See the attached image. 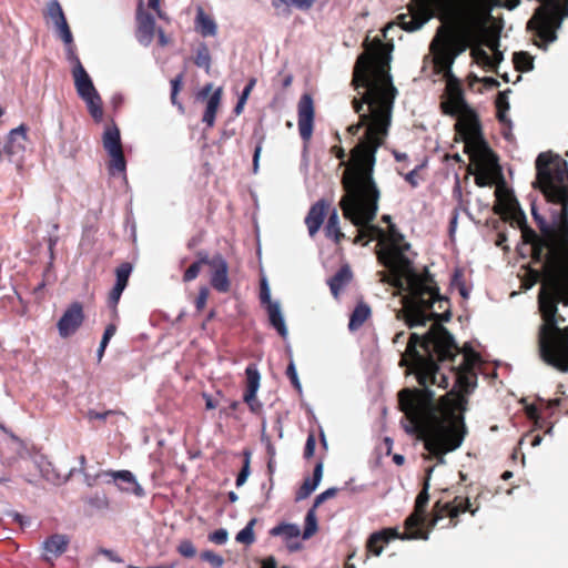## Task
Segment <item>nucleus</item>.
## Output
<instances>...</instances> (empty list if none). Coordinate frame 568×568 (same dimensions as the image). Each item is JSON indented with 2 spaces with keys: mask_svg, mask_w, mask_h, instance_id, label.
Instances as JSON below:
<instances>
[{
  "mask_svg": "<svg viewBox=\"0 0 568 568\" xmlns=\"http://www.w3.org/2000/svg\"><path fill=\"white\" fill-rule=\"evenodd\" d=\"M535 189H539L548 203L557 206L547 222L531 205V215L540 230L538 235L527 225L524 211L509 190L499 165V220L521 230L532 245V265L526 270L524 286L531 287L542 278L538 307L542 324L538 329L540 358L559 372L568 373V325L559 314L558 304L568 306V166L551 152H541L535 162Z\"/></svg>",
  "mask_w": 568,
  "mask_h": 568,
  "instance_id": "1",
  "label": "nucleus"
},
{
  "mask_svg": "<svg viewBox=\"0 0 568 568\" xmlns=\"http://www.w3.org/2000/svg\"><path fill=\"white\" fill-rule=\"evenodd\" d=\"M406 353L414 361L422 389L400 390L399 407L414 430L425 432L426 450L444 464V455L457 449L467 434L466 395L476 387L479 356L460 352L453 335L439 325L423 334L412 333Z\"/></svg>",
  "mask_w": 568,
  "mask_h": 568,
  "instance_id": "2",
  "label": "nucleus"
},
{
  "mask_svg": "<svg viewBox=\"0 0 568 568\" xmlns=\"http://www.w3.org/2000/svg\"><path fill=\"white\" fill-rule=\"evenodd\" d=\"M378 41L373 57L362 53L355 63L353 84L363 88L361 100H354L359 121L348 126L352 135L365 126V134L352 150L353 170L343 176L345 195L339 202L343 216L357 227L355 243H366L384 236V231L372 224L378 210L379 190L373 179L375 153L388 135L397 89L389 74L390 51Z\"/></svg>",
  "mask_w": 568,
  "mask_h": 568,
  "instance_id": "3",
  "label": "nucleus"
},
{
  "mask_svg": "<svg viewBox=\"0 0 568 568\" xmlns=\"http://www.w3.org/2000/svg\"><path fill=\"white\" fill-rule=\"evenodd\" d=\"M497 0H412L409 12L398 16L402 29L416 31L428 22L435 12L442 18L462 23L473 42L457 34L452 28L440 26L430 43V50L444 64L450 65L468 47L474 60L491 70L497 65V21L491 12Z\"/></svg>",
  "mask_w": 568,
  "mask_h": 568,
  "instance_id": "4",
  "label": "nucleus"
},
{
  "mask_svg": "<svg viewBox=\"0 0 568 568\" xmlns=\"http://www.w3.org/2000/svg\"><path fill=\"white\" fill-rule=\"evenodd\" d=\"M444 113L457 116V133L465 141L474 168L473 174L478 186H495L491 207L497 214V155L480 139L476 114L466 103L459 88H449L447 99L442 102Z\"/></svg>",
  "mask_w": 568,
  "mask_h": 568,
  "instance_id": "5",
  "label": "nucleus"
},
{
  "mask_svg": "<svg viewBox=\"0 0 568 568\" xmlns=\"http://www.w3.org/2000/svg\"><path fill=\"white\" fill-rule=\"evenodd\" d=\"M407 291L404 297V316L409 328L425 326L428 322L433 324L427 331H430L439 322L450 320V305L446 296L439 294L433 276L425 270V274L418 272L404 281V287Z\"/></svg>",
  "mask_w": 568,
  "mask_h": 568,
  "instance_id": "6",
  "label": "nucleus"
},
{
  "mask_svg": "<svg viewBox=\"0 0 568 568\" xmlns=\"http://www.w3.org/2000/svg\"><path fill=\"white\" fill-rule=\"evenodd\" d=\"M410 244L394 224L389 225L388 244L378 254V260L389 270L393 285L404 287V281L417 273L408 255Z\"/></svg>",
  "mask_w": 568,
  "mask_h": 568,
  "instance_id": "7",
  "label": "nucleus"
},
{
  "mask_svg": "<svg viewBox=\"0 0 568 568\" xmlns=\"http://www.w3.org/2000/svg\"><path fill=\"white\" fill-rule=\"evenodd\" d=\"M523 402L528 419L534 422V428L525 435L524 440L536 447L541 443L544 435H552L554 422L547 420V418L551 417L554 410L559 406L560 399L546 400L537 397L530 404L526 400Z\"/></svg>",
  "mask_w": 568,
  "mask_h": 568,
  "instance_id": "8",
  "label": "nucleus"
},
{
  "mask_svg": "<svg viewBox=\"0 0 568 568\" xmlns=\"http://www.w3.org/2000/svg\"><path fill=\"white\" fill-rule=\"evenodd\" d=\"M71 73L79 98L85 103L92 119L95 122H101L103 118L102 99L91 77L88 74L84 67L71 70Z\"/></svg>",
  "mask_w": 568,
  "mask_h": 568,
  "instance_id": "9",
  "label": "nucleus"
},
{
  "mask_svg": "<svg viewBox=\"0 0 568 568\" xmlns=\"http://www.w3.org/2000/svg\"><path fill=\"white\" fill-rule=\"evenodd\" d=\"M103 148L111 158L109 163V172H125L126 162L124 159L120 131L116 125L108 126L102 135Z\"/></svg>",
  "mask_w": 568,
  "mask_h": 568,
  "instance_id": "10",
  "label": "nucleus"
},
{
  "mask_svg": "<svg viewBox=\"0 0 568 568\" xmlns=\"http://www.w3.org/2000/svg\"><path fill=\"white\" fill-rule=\"evenodd\" d=\"M27 131L28 128L21 124L8 133L7 142L0 149V160L6 159L18 168L21 166L27 149Z\"/></svg>",
  "mask_w": 568,
  "mask_h": 568,
  "instance_id": "11",
  "label": "nucleus"
},
{
  "mask_svg": "<svg viewBox=\"0 0 568 568\" xmlns=\"http://www.w3.org/2000/svg\"><path fill=\"white\" fill-rule=\"evenodd\" d=\"M84 313L80 302L71 303L57 323L60 337L67 338L73 335L83 324Z\"/></svg>",
  "mask_w": 568,
  "mask_h": 568,
  "instance_id": "12",
  "label": "nucleus"
},
{
  "mask_svg": "<svg viewBox=\"0 0 568 568\" xmlns=\"http://www.w3.org/2000/svg\"><path fill=\"white\" fill-rule=\"evenodd\" d=\"M298 113V131L301 139L308 142L312 138L314 126V102L311 94L305 93L301 97L297 103Z\"/></svg>",
  "mask_w": 568,
  "mask_h": 568,
  "instance_id": "13",
  "label": "nucleus"
},
{
  "mask_svg": "<svg viewBox=\"0 0 568 568\" xmlns=\"http://www.w3.org/2000/svg\"><path fill=\"white\" fill-rule=\"evenodd\" d=\"M211 285L220 293H226L231 283L229 280V264L221 254L212 256Z\"/></svg>",
  "mask_w": 568,
  "mask_h": 568,
  "instance_id": "14",
  "label": "nucleus"
},
{
  "mask_svg": "<svg viewBox=\"0 0 568 568\" xmlns=\"http://www.w3.org/2000/svg\"><path fill=\"white\" fill-rule=\"evenodd\" d=\"M136 33L135 37L140 44L149 47L154 38L155 19L154 17L143 10L142 1L139 4L136 12Z\"/></svg>",
  "mask_w": 568,
  "mask_h": 568,
  "instance_id": "15",
  "label": "nucleus"
},
{
  "mask_svg": "<svg viewBox=\"0 0 568 568\" xmlns=\"http://www.w3.org/2000/svg\"><path fill=\"white\" fill-rule=\"evenodd\" d=\"M336 494L337 488L331 487L316 496L313 506L307 510L305 516V526L302 535L303 539L311 538L318 529L316 508L328 498H333Z\"/></svg>",
  "mask_w": 568,
  "mask_h": 568,
  "instance_id": "16",
  "label": "nucleus"
},
{
  "mask_svg": "<svg viewBox=\"0 0 568 568\" xmlns=\"http://www.w3.org/2000/svg\"><path fill=\"white\" fill-rule=\"evenodd\" d=\"M97 477L109 478L113 481H121L128 484V486L118 485L121 490L126 493H132L138 497H142L144 495V489L136 481L135 476L130 470H104L97 474Z\"/></svg>",
  "mask_w": 568,
  "mask_h": 568,
  "instance_id": "17",
  "label": "nucleus"
},
{
  "mask_svg": "<svg viewBox=\"0 0 568 568\" xmlns=\"http://www.w3.org/2000/svg\"><path fill=\"white\" fill-rule=\"evenodd\" d=\"M47 17L53 22L61 40L63 42H69L71 40V30L64 17L62 7L58 0L48 1Z\"/></svg>",
  "mask_w": 568,
  "mask_h": 568,
  "instance_id": "18",
  "label": "nucleus"
},
{
  "mask_svg": "<svg viewBox=\"0 0 568 568\" xmlns=\"http://www.w3.org/2000/svg\"><path fill=\"white\" fill-rule=\"evenodd\" d=\"M301 534L298 525L288 523H281L270 530L271 536L283 538L291 552H295L301 549L302 544L298 541Z\"/></svg>",
  "mask_w": 568,
  "mask_h": 568,
  "instance_id": "19",
  "label": "nucleus"
},
{
  "mask_svg": "<svg viewBox=\"0 0 568 568\" xmlns=\"http://www.w3.org/2000/svg\"><path fill=\"white\" fill-rule=\"evenodd\" d=\"M247 378V388L244 394V402L250 406L253 413H256L261 408V403L256 399V393L260 388L261 374L257 367L253 364L248 365L245 369Z\"/></svg>",
  "mask_w": 568,
  "mask_h": 568,
  "instance_id": "20",
  "label": "nucleus"
},
{
  "mask_svg": "<svg viewBox=\"0 0 568 568\" xmlns=\"http://www.w3.org/2000/svg\"><path fill=\"white\" fill-rule=\"evenodd\" d=\"M70 544V538L63 534H53L42 542V558L51 561L64 554Z\"/></svg>",
  "mask_w": 568,
  "mask_h": 568,
  "instance_id": "21",
  "label": "nucleus"
},
{
  "mask_svg": "<svg viewBox=\"0 0 568 568\" xmlns=\"http://www.w3.org/2000/svg\"><path fill=\"white\" fill-rule=\"evenodd\" d=\"M424 520H425L424 513L417 511L415 509V511L410 516H408L405 520L406 529L412 530V531H407L404 535L398 534L397 538H400L403 540H406V539L407 540H410V539L427 540L429 538V534L418 529V527L424 523Z\"/></svg>",
  "mask_w": 568,
  "mask_h": 568,
  "instance_id": "22",
  "label": "nucleus"
},
{
  "mask_svg": "<svg viewBox=\"0 0 568 568\" xmlns=\"http://www.w3.org/2000/svg\"><path fill=\"white\" fill-rule=\"evenodd\" d=\"M327 203L325 200H320L313 204L305 217V224L308 234L313 237L321 229L326 214Z\"/></svg>",
  "mask_w": 568,
  "mask_h": 568,
  "instance_id": "23",
  "label": "nucleus"
},
{
  "mask_svg": "<svg viewBox=\"0 0 568 568\" xmlns=\"http://www.w3.org/2000/svg\"><path fill=\"white\" fill-rule=\"evenodd\" d=\"M398 537L396 529H383L373 532L366 544L367 550L375 556H379L383 551V545Z\"/></svg>",
  "mask_w": 568,
  "mask_h": 568,
  "instance_id": "24",
  "label": "nucleus"
},
{
  "mask_svg": "<svg viewBox=\"0 0 568 568\" xmlns=\"http://www.w3.org/2000/svg\"><path fill=\"white\" fill-rule=\"evenodd\" d=\"M265 308L268 316L270 325L274 329H276L281 337L286 338L288 335V329L285 323V318L280 302L275 301L274 303H270V305H267Z\"/></svg>",
  "mask_w": 568,
  "mask_h": 568,
  "instance_id": "25",
  "label": "nucleus"
},
{
  "mask_svg": "<svg viewBox=\"0 0 568 568\" xmlns=\"http://www.w3.org/2000/svg\"><path fill=\"white\" fill-rule=\"evenodd\" d=\"M353 273L349 265H343L334 276L327 280L331 293L335 298L338 297L339 293L351 283Z\"/></svg>",
  "mask_w": 568,
  "mask_h": 568,
  "instance_id": "26",
  "label": "nucleus"
},
{
  "mask_svg": "<svg viewBox=\"0 0 568 568\" xmlns=\"http://www.w3.org/2000/svg\"><path fill=\"white\" fill-rule=\"evenodd\" d=\"M195 29L202 37H214L217 33L215 20L206 14L202 7L196 9Z\"/></svg>",
  "mask_w": 568,
  "mask_h": 568,
  "instance_id": "27",
  "label": "nucleus"
},
{
  "mask_svg": "<svg viewBox=\"0 0 568 568\" xmlns=\"http://www.w3.org/2000/svg\"><path fill=\"white\" fill-rule=\"evenodd\" d=\"M323 476V464L318 463L316 464L314 470H313V477L306 478L301 486V488L296 493V500H303L307 498L320 485Z\"/></svg>",
  "mask_w": 568,
  "mask_h": 568,
  "instance_id": "28",
  "label": "nucleus"
},
{
  "mask_svg": "<svg viewBox=\"0 0 568 568\" xmlns=\"http://www.w3.org/2000/svg\"><path fill=\"white\" fill-rule=\"evenodd\" d=\"M222 98V88H217L209 98L206 108L202 118L203 123L212 128L215 122L216 112Z\"/></svg>",
  "mask_w": 568,
  "mask_h": 568,
  "instance_id": "29",
  "label": "nucleus"
},
{
  "mask_svg": "<svg viewBox=\"0 0 568 568\" xmlns=\"http://www.w3.org/2000/svg\"><path fill=\"white\" fill-rule=\"evenodd\" d=\"M32 462L45 480L57 483L60 479L52 466V463L45 456L37 455L32 458Z\"/></svg>",
  "mask_w": 568,
  "mask_h": 568,
  "instance_id": "30",
  "label": "nucleus"
},
{
  "mask_svg": "<svg viewBox=\"0 0 568 568\" xmlns=\"http://www.w3.org/2000/svg\"><path fill=\"white\" fill-rule=\"evenodd\" d=\"M371 316V307L366 303H358L351 314L348 329L357 331Z\"/></svg>",
  "mask_w": 568,
  "mask_h": 568,
  "instance_id": "31",
  "label": "nucleus"
},
{
  "mask_svg": "<svg viewBox=\"0 0 568 568\" xmlns=\"http://www.w3.org/2000/svg\"><path fill=\"white\" fill-rule=\"evenodd\" d=\"M324 231L326 237L334 240L336 243H338L344 236L339 230V220L336 210H334L328 216Z\"/></svg>",
  "mask_w": 568,
  "mask_h": 568,
  "instance_id": "32",
  "label": "nucleus"
},
{
  "mask_svg": "<svg viewBox=\"0 0 568 568\" xmlns=\"http://www.w3.org/2000/svg\"><path fill=\"white\" fill-rule=\"evenodd\" d=\"M513 63L517 72H527L534 68V58L526 51L515 52Z\"/></svg>",
  "mask_w": 568,
  "mask_h": 568,
  "instance_id": "33",
  "label": "nucleus"
},
{
  "mask_svg": "<svg viewBox=\"0 0 568 568\" xmlns=\"http://www.w3.org/2000/svg\"><path fill=\"white\" fill-rule=\"evenodd\" d=\"M211 62L212 58L206 43H200L197 45L196 54L194 58L195 65L199 68H203L206 71V73H209L211 70Z\"/></svg>",
  "mask_w": 568,
  "mask_h": 568,
  "instance_id": "34",
  "label": "nucleus"
},
{
  "mask_svg": "<svg viewBox=\"0 0 568 568\" xmlns=\"http://www.w3.org/2000/svg\"><path fill=\"white\" fill-rule=\"evenodd\" d=\"M257 519L256 518H252L243 529H241L236 536H235V540L240 544H244V545H252L254 544L255 541V535H254V526L256 524Z\"/></svg>",
  "mask_w": 568,
  "mask_h": 568,
  "instance_id": "35",
  "label": "nucleus"
},
{
  "mask_svg": "<svg viewBox=\"0 0 568 568\" xmlns=\"http://www.w3.org/2000/svg\"><path fill=\"white\" fill-rule=\"evenodd\" d=\"M132 265L129 262L122 263L120 266L115 270V286L124 288L128 285L129 277L132 273Z\"/></svg>",
  "mask_w": 568,
  "mask_h": 568,
  "instance_id": "36",
  "label": "nucleus"
},
{
  "mask_svg": "<svg viewBox=\"0 0 568 568\" xmlns=\"http://www.w3.org/2000/svg\"><path fill=\"white\" fill-rule=\"evenodd\" d=\"M315 0H273L272 6L278 9L282 4L287 7H295L300 10H308L314 4Z\"/></svg>",
  "mask_w": 568,
  "mask_h": 568,
  "instance_id": "37",
  "label": "nucleus"
},
{
  "mask_svg": "<svg viewBox=\"0 0 568 568\" xmlns=\"http://www.w3.org/2000/svg\"><path fill=\"white\" fill-rule=\"evenodd\" d=\"M254 136L257 138V141H256V145H255L254 153H253V173H257L258 164H260V156H261V152L263 149V143L265 141V134L262 131V129L261 130L256 129L254 131Z\"/></svg>",
  "mask_w": 568,
  "mask_h": 568,
  "instance_id": "38",
  "label": "nucleus"
},
{
  "mask_svg": "<svg viewBox=\"0 0 568 568\" xmlns=\"http://www.w3.org/2000/svg\"><path fill=\"white\" fill-rule=\"evenodd\" d=\"M243 455H244L243 467L236 477V481H235L236 487L243 486L246 483V480L250 476V473H251V470H250L251 452L244 450Z\"/></svg>",
  "mask_w": 568,
  "mask_h": 568,
  "instance_id": "39",
  "label": "nucleus"
},
{
  "mask_svg": "<svg viewBox=\"0 0 568 568\" xmlns=\"http://www.w3.org/2000/svg\"><path fill=\"white\" fill-rule=\"evenodd\" d=\"M65 44V57L67 60L72 64L71 70H77L80 67H83L78 54L75 53L73 37L71 36V40L69 42H63Z\"/></svg>",
  "mask_w": 568,
  "mask_h": 568,
  "instance_id": "40",
  "label": "nucleus"
},
{
  "mask_svg": "<svg viewBox=\"0 0 568 568\" xmlns=\"http://www.w3.org/2000/svg\"><path fill=\"white\" fill-rule=\"evenodd\" d=\"M115 331H116V327L113 324H110L106 326V328L103 333L102 339L100 342L99 348L97 351L98 361H101V358L104 354L105 347L108 346L110 338L115 334Z\"/></svg>",
  "mask_w": 568,
  "mask_h": 568,
  "instance_id": "41",
  "label": "nucleus"
},
{
  "mask_svg": "<svg viewBox=\"0 0 568 568\" xmlns=\"http://www.w3.org/2000/svg\"><path fill=\"white\" fill-rule=\"evenodd\" d=\"M428 489H429L428 479H425L423 489L417 495L416 501H415V509L417 511H420V513L425 514V507H426V505H427V503L429 500Z\"/></svg>",
  "mask_w": 568,
  "mask_h": 568,
  "instance_id": "42",
  "label": "nucleus"
},
{
  "mask_svg": "<svg viewBox=\"0 0 568 568\" xmlns=\"http://www.w3.org/2000/svg\"><path fill=\"white\" fill-rule=\"evenodd\" d=\"M88 505L97 509H108L110 506L109 498L103 493H95L87 499Z\"/></svg>",
  "mask_w": 568,
  "mask_h": 568,
  "instance_id": "43",
  "label": "nucleus"
},
{
  "mask_svg": "<svg viewBox=\"0 0 568 568\" xmlns=\"http://www.w3.org/2000/svg\"><path fill=\"white\" fill-rule=\"evenodd\" d=\"M176 550L184 558H194L196 556V548L190 539L181 540Z\"/></svg>",
  "mask_w": 568,
  "mask_h": 568,
  "instance_id": "44",
  "label": "nucleus"
},
{
  "mask_svg": "<svg viewBox=\"0 0 568 568\" xmlns=\"http://www.w3.org/2000/svg\"><path fill=\"white\" fill-rule=\"evenodd\" d=\"M452 287L454 290H457L462 297L468 298L469 291L463 280V275L459 271H456L453 278H452Z\"/></svg>",
  "mask_w": 568,
  "mask_h": 568,
  "instance_id": "45",
  "label": "nucleus"
},
{
  "mask_svg": "<svg viewBox=\"0 0 568 568\" xmlns=\"http://www.w3.org/2000/svg\"><path fill=\"white\" fill-rule=\"evenodd\" d=\"M201 559L209 562L213 568H222L224 565V558L212 550L202 551Z\"/></svg>",
  "mask_w": 568,
  "mask_h": 568,
  "instance_id": "46",
  "label": "nucleus"
},
{
  "mask_svg": "<svg viewBox=\"0 0 568 568\" xmlns=\"http://www.w3.org/2000/svg\"><path fill=\"white\" fill-rule=\"evenodd\" d=\"M207 539L215 545H225L229 540V531L225 528L216 529L209 534Z\"/></svg>",
  "mask_w": 568,
  "mask_h": 568,
  "instance_id": "47",
  "label": "nucleus"
},
{
  "mask_svg": "<svg viewBox=\"0 0 568 568\" xmlns=\"http://www.w3.org/2000/svg\"><path fill=\"white\" fill-rule=\"evenodd\" d=\"M509 92V90L507 91H499V123L501 122H507L508 121V118H507V111L509 110V103H508V98H507V93Z\"/></svg>",
  "mask_w": 568,
  "mask_h": 568,
  "instance_id": "48",
  "label": "nucleus"
},
{
  "mask_svg": "<svg viewBox=\"0 0 568 568\" xmlns=\"http://www.w3.org/2000/svg\"><path fill=\"white\" fill-rule=\"evenodd\" d=\"M499 130L503 138L509 143L516 146V138L513 133V123L510 119L507 122L499 123Z\"/></svg>",
  "mask_w": 568,
  "mask_h": 568,
  "instance_id": "49",
  "label": "nucleus"
},
{
  "mask_svg": "<svg viewBox=\"0 0 568 568\" xmlns=\"http://www.w3.org/2000/svg\"><path fill=\"white\" fill-rule=\"evenodd\" d=\"M468 506H469L468 500H459L455 505L447 504L446 508H447L448 515L452 518H454V517H457L459 514L465 513L467 510Z\"/></svg>",
  "mask_w": 568,
  "mask_h": 568,
  "instance_id": "50",
  "label": "nucleus"
},
{
  "mask_svg": "<svg viewBox=\"0 0 568 568\" xmlns=\"http://www.w3.org/2000/svg\"><path fill=\"white\" fill-rule=\"evenodd\" d=\"M286 375L287 377L290 378L292 385L294 386V388L298 392V393H302V384L298 379V376H297V371H296V367H295V364L293 361L290 362L287 368H286Z\"/></svg>",
  "mask_w": 568,
  "mask_h": 568,
  "instance_id": "51",
  "label": "nucleus"
},
{
  "mask_svg": "<svg viewBox=\"0 0 568 568\" xmlns=\"http://www.w3.org/2000/svg\"><path fill=\"white\" fill-rule=\"evenodd\" d=\"M260 300H261V303L263 305H265V307L267 305H270V303L275 302V301H272V298H271V291H270V286H268L266 278H263L261 282Z\"/></svg>",
  "mask_w": 568,
  "mask_h": 568,
  "instance_id": "52",
  "label": "nucleus"
},
{
  "mask_svg": "<svg viewBox=\"0 0 568 568\" xmlns=\"http://www.w3.org/2000/svg\"><path fill=\"white\" fill-rule=\"evenodd\" d=\"M202 265L197 262H193L184 272L183 274V281L184 282H191L197 277L200 274Z\"/></svg>",
  "mask_w": 568,
  "mask_h": 568,
  "instance_id": "53",
  "label": "nucleus"
},
{
  "mask_svg": "<svg viewBox=\"0 0 568 568\" xmlns=\"http://www.w3.org/2000/svg\"><path fill=\"white\" fill-rule=\"evenodd\" d=\"M123 291H124V288L118 287L115 285L113 286V288L111 290V292L109 294V298H108V303H109L110 307H113V308L116 307Z\"/></svg>",
  "mask_w": 568,
  "mask_h": 568,
  "instance_id": "54",
  "label": "nucleus"
},
{
  "mask_svg": "<svg viewBox=\"0 0 568 568\" xmlns=\"http://www.w3.org/2000/svg\"><path fill=\"white\" fill-rule=\"evenodd\" d=\"M209 297V288L203 286L199 290V294L195 301V306L199 311L203 310Z\"/></svg>",
  "mask_w": 568,
  "mask_h": 568,
  "instance_id": "55",
  "label": "nucleus"
},
{
  "mask_svg": "<svg viewBox=\"0 0 568 568\" xmlns=\"http://www.w3.org/2000/svg\"><path fill=\"white\" fill-rule=\"evenodd\" d=\"M315 446H316L315 436L313 434H310L307 436V439L305 443V448H304V457L305 458H311L314 455Z\"/></svg>",
  "mask_w": 568,
  "mask_h": 568,
  "instance_id": "56",
  "label": "nucleus"
},
{
  "mask_svg": "<svg viewBox=\"0 0 568 568\" xmlns=\"http://www.w3.org/2000/svg\"><path fill=\"white\" fill-rule=\"evenodd\" d=\"M458 216H459V211L458 209H454L453 213H452V216H450V221H449V236L453 239L454 237V234L457 230V223H458Z\"/></svg>",
  "mask_w": 568,
  "mask_h": 568,
  "instance_id": "57",
  "label": "nucleus"
},
{
  "mask_svg": "<svg viewBox=\"0 0 568 568\" xmlns=\"http://www.w3.org/2000/svg\"><path fill=\"white\" fill-rule=\"evenodd\" d=\"M267 470H268V474H270V487H268V489L266 491V499H270V494H271V490H272L273 485H274L273 475L275 473V462L272 458H268Z\"/></svg>",
  "mask_w": 568,
  "mask_h": 568,
  "instance_id": "58",
  "label": "nucleus"
},
{
  "mask_svg": "<svg viewBox=\"0 0 568 568\" xmlns=\"http://www.w3.org/2000/svg\"><path fill=\"white\" fill-rule=\"evenodd\" d=\"M112 413H113L112 410H105V412L99 413L93 409H90L88 412L87 416H88L89 420H95V419L105 420V418Z\"/></svg>",
  "mask_w": 568,
  "mask_h": 568,
  "instance_id": "59",
  "label": "nucleus"
},
{
  "mask_svg": "<svg viewBox=\"0 0 568 568\" xmlns=\"http://www.w3.org/2000/svg\"><path fill=\"white\" fill-rule=\"evenodd\" d=\"M197 260L195 262L200 263V265L206 264L212 266V257H210L209 253L204 250H201L196 253Z\"/></svg>",
  "mask_w": 568,
  "mask_h": 568,
  "instance_id": "60",
  "label": "nucleus"
},
{
  "mask_svg": "<svg viewBox=\"0 0 568 568\" xmlns=\"http://www.w3.org/2000/svg\"><path fill=\"white\" fill-rule=\"evenodd\" d=\"M420 166H416L414 170L409 171L408 173L405 174V181H407L413 187H416L418 185V181H417V171Z\"/></svg>",
  "mask_w": 568,
  "mask_h": 568,
  "instance_id": "61",
  "label": "nucleus"
},
{
  "mask_svg": "<svg viewBox=\"0 0 568 568\" xmlns=\"http://www.w3.org/2000/svg\"><path fill=\"white\" fill-rule=\"evenodd\" d=\"M182 81H183L182 73L178 74L174 79H172L171 80V92L179 93V91L181 90Z\"/></svg>",
  "mask_w": 568,
  "mask_h": 568,
  "instance_id": "62",
  "label": "nucleus"
},
{
  "mask_svg": "<svg viewBox=\"0 0 568 568\" xmlns=\"http://www.w3.org/2000/svg\"><path fill=\"white\" fill-rule=\"evenodd\" d=\"M520 0H499V8H507L509 10L516 8Z\"/></svg>",
  "mask_w": 568,
  "mask_h": 568,
  "instance_id": "63",
  "label": "nucleus"
},
{
  "mask_svg": "<svg viewBox=\"0 0 568 568\" xmlns=\"http://www.w3.org/2000/svg\"><path fill=\"white\" fill-rule=\"evenodd\" d=\"M262 568H277L276 560L274 557H268L263 560Z\"/></svg>",
  "mask_w": 568,
  "mask_h": 568,
  "instance_id": "64",
  "label": "nucleus"
}]
</instances>
